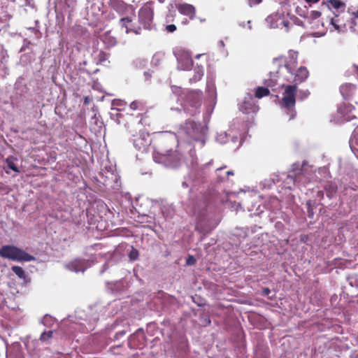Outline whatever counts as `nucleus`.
Masks as SVG:
<instances>
[{"instance_id":"1","label":"nucleus","mask_w":358,"mask_h":358,"mask_svg":"<svg viewBox=\"0 0 358 358\" xmlns=\"http://www.w3.org/2000/svg\"><path fill=\"white\" fill-rule=\"evenodd\" d=\"M273 64L278 69L276 71L277 74L282 76L284 72L286 71L290 74V76H285V80L288 82H294L297 85V83H301L306 80L308 77V71L306 67L301 66L299 68L295 73L294 70L296 67L297 62L295 59H291L290 61H287L285 57H279L273 59Z\"/></svg>"},{"instance_id":"2","label":"nucleus","mask_w":358,"mask_h":358,"mask_svg":"<svg viewBox=\"0 0 358 358\" xmlns=\"http://www.w3.org/2000/svg\"><path fill=\"white\" fill-rule=\"evenodd\" d=\"M154 16V8L151 3H145L138 11L139 26H135L129 17H123L120 19V24L122 27H125L126 33L133 32L136 34H140L141 29H151L152 27Z\"/></svg>"},{"instance_id":"3","label":"nucleus","mask_w":358,"mask_h":358,"mask_svg":"<svg viewBox=\"0 0 358 358\" xmlns=\"http://www.w3.org/2000/svg\"><path fill=\"white\" fill-rule=\"evenodd\" d=\"M281 87L284 91L279 101L280 106L289 116V119L292 120L296 115L295 106L298 87L296 85L282 84Z\"/></svg>"},{"instance_id":"4","label":"nucleus","mask_w":358,"mask_h":358,"mask_svg":"<svg viewBox=\"0 0 358 358\" xmlns=\"http://www.w3.org/2000/svg\"><path fill=\"white\" fill-rule=\"evenodd\" d=\"M0 256L17 262H30L34 259L32 255L12 245H3L0 248Z\"/></svg>"},{"instance_id":"5","label":"nucleus","mask_w":358,"mask_h":358,"mask_svg":"<svg viewBox=\"0 0 358 358\" xmlns=\"http://www.w3.org/2000/svg\"><path fill=\"white\" fill-rule=\"evenodd\" d=\"M183 129L192 139L198 140L201 133V125L193 120H187L185 122Z\"/></svg>"},{"instance_id":"6","label":"nucleus","mask_w":358,"mask_h":358,"mask_svg":"<svg viewBox=\"0 0 358 358\" xmlns=\"http://www.w3.org/2000/svg\"><path fill=\"white\" fill-rule=\"evenodd\" d=\"M129 345L131 348H141L145 345V336L142 329H138L130 336Z\"/></svg>"},{"instance_id":"7","label":"nucleus","mask_w":358,"mask_h":358,"mask_svg":"<svg viewBox=\"0 0 358 358\" xmlns=\"http://www.w3.org/2000/svg\"><path fill=\"white\" fill-rule=\"evenodd\" d=\"M176 8L182 15H187L190 20H193L196 15V8L194 6L189 3H179L176 5Z\"/></svg>"},{"instance_id":"8","label":"nucleus","mask_w":358,"mask_h":358,"mask_svg":"<svg viewBox=\"0 0 358 358\" xmlns=\"http://www.w3.org/2000/svg\"><path fill=\"white\" fill-rule=\"evenodd\" d=\"M131 110L141 112V114H146L148 112V107L145 101L142 100H134L129 104Z\"/></svg>"},{"instance_id":"9","label":"nucleus","mask_w":358,"mask_h":358,"mask_svg":"<svg viewBox=\"0 0 358 358\" xmlns=\"http://www.w3.org/2000/svg\"><path fill=\"white\" fill-rule=\"evenodd\" d=\"M187 99L191 102L192 106L196 107L201 101L202 92L201 90L191 91L187 95Z\"/></svg>"},{"instance_id":"10","label":"nucleus","mask_w":358,"mask_h":358,"mask_svg":"<svg viewBox=\"0 0 358 358\" xmlns=\"http://www.w3.org/2000/svg\"><path fill=\"white\" fill-rule=\"evenodd\" d=\"M324 189L326 192V195L329 199L335 196L337 192V185L332 183L331 182H327L324 186Z\"/></svg>"},{"instance_id":"11","label":"nucleus","mask_w":358,"mask_h":358,"mask_svg":"<svg viewBox=\"0 0 358 358\" xmlns=\"http://www.w3.org/2000/svg\"><path fill=\"white\" fill-rule=\"evenodd\" d=\"M66 267L68 269L75 272H79L80 271H83V264L81 260L75 259L71 262H69Z\"/></svg>"},{"instance_id":"12","label":"nucleus","mask_w":358,"mask_h":358,"mask_svg":"<svg viewBox=\"0 0 358 358\" xmlns=\"http://www.w3.org/2000/svg\"><path fill=\"white\" fill-rule=\"evenodd\" d=\"M194 76L192 78L189 79V81L191 83H196L197 81L200 80L204 73L203 68L201 66H196L194 69Z\"/></svg>"},{"instance_id":"13","label":"nucleus","mask_w":358,"mask_h":358,"mask_svg":"<svg viewBox=\"0 0 358 358\" xmlns=\"http://www.w3.org/2000/svg\"><path fill=\"white\" fill-rule=\"evenodd\" d=\"M256 106L250 101H244L240 106V110L245 113L255 112Z\"/></svg>"},{"instance_id":"14","label":"nucleus","mask_w":358,"mask_h":358,"mask_svg":"<svg viewBox=\"0 0 358 358\" xmlns=\"http://www.w3.org/2000/svg\"><path fill=\"white\" fill-rule=\"evenodd\" d=\"M103 41L105 44L108 46H113L117 43V39L115 37L110 35V31H107L103 36Z\"/></svg>"},{"instance_id":"15","label":"nucleus","mask_w":358,"mask_h":358,"mask_svg":"<svg viewBox=\"0 0 358 358\" xmlns=\"http://www.w3.org/2000/svg\"><path fill=\"white\" fill-rule=\"evenodd\" d=\"M270 91L267 87H258L255 90V97L257 99H261L264 96H266L269 95Z\"/></svg>"},{"instance_id":"16","label":"nucleus","mask_w":358,"mask_h":358,"mask_svg":"<svg viewBox=\"0 0 358 358\" xmlns=\"http://www.w3.org/2000/svg\"><path fill=\"white\" fill-rule=\"evenodd\" d=\"M278 76L275 75L274 73H270V78L268 79L265 80L264 85L267 87H273L277 84V78Z\"/></svg>"},{"instance_id":"17","label":"nucleus","mask_w":358,"mask_h":358,"mask_svg":"<svg viewBox=\"0 0 358 358\" xmlns=\"http://www.w3.org/2000/svg\"><path fill=\"white\" fill-rule=\"evenodd\" d=\"M355 89V86L351 84H345L341 87V92L345 98L350 96L348 92H351Z\"/></svg>"},{"instance_id":"18","label":"nucleus","mask_w":358,"mask_h":358,"mask_svg":"<svg viewBox=\"0 0 358 358\" xmlns=\"http://www.w3.org/2000/svg\"><path fill=\"white\" fill-rule=\"evenodd\" d=\"M164 156L166 157L167 159L171 161H178L180 159L179 155L176 150H168L166 151Z\"/></svg>"},{"instance_id":"19","label":"nucleus","mask_w":358,"mask_h":358,"mask_svg":"<svg viewBox=\"0 0 358 358\" xmlns=\"http://www.w3.org/2000/svg\"><path fill=\"white\" fill-rule=\"evenodd\" d=\"M12 271L20 278H21V279L25 278V273L22 267H20L19 266H12Z\"/></svg>"},{"instance_id":"20","label":"nucleus","mask_w":358,"mask_h":358,"mask_svg":"<svg viewBox=\"0 0 358 358\" xmlns=\"http://www.w3.org/2000/svg\"><path fill=\"white\" fill-rule=\"evenodd\" d=\"M329 1L335 9L345 8V3L340 0H329Z\"/></svg>"},{"instance_id":"21","label":"nucleus","mask_w":358,"mask_h":358,"mask_svg":"<svg viewBox=\"0 0 358 358\" xmlns=\"http://www.w3.org/2000/svg\"><path fill=\"white\" fill-rule=\"evenodd\" d=\"M52 334L53 332L52 331H45L41 334L40 340L43 342H45L52 337Z\"/></svg>"},{"instance_id":"22","label":"nucleus","mask_w":358,"mask_h":358,"mask_svg":"<svg viewBox=\"0 0 358 358\" xmlns=\"http://www.w3.org/2000/svg\"><path fill=\"white\" fill-rule=\"evenodd\" d=\"M6 162L7 164V166L9 169H12L15 172H19V169L17 166L15 165V164L9 158L6 159Z\"/></svg>"},{"instance_id":"23","label":"nucleus","mask_w":358,"mask_h":358,"mask_svg":"<svg viewBox=\"0 0 358 358\" xmlns=\"http://www.w3.org/2000/svg\"><path fill=\"white\" fill-rule=\"evenodd\" d=\"M109 57V54L103 51H100L98 55V59L100 62L106 61Z\"/></svg>"},{"instance_id":"24","label":"nucleus","mask_w":358,"mask_h":358,"mask_svg":"<svg viewBox=\"0 0 358 358\" xmlns=\"http://www.w3.org/2000/svg\"><path fill=\"white\" fill-rule=\"evenodd\" d=\"M340 22V20L338 19V15H336L334 18H331V24L334 27L336 30H339L340 27L338 23Z\"/></svg>"},{"instance_id":"25","label":"nucleus","mask_w":358,"mask_h":358,"mask_svg":"<svg viewBox=\"0 0 358 358\" xmlns=\"http://www.w3.org/2000/svg\"><path fill=\"white\" fill-rule=\"evenodd\" d=\"M185 67L183 69H188L192 66L193 61L189 56H185Z\"/></svg>"},{"instance_id":"26","label":"nucleus","mask_w":358,"mask_h":358,"mask_svg":"<svg viewBox=\"0 0 358 358\" xmlns=\"http://www.w3.org/2000/svg\"><path fill=\"white\" fill-rule=\"evenodd\" d=\"M130 259L135 260L138 257V251L136 249H133L129 254Z\"/></svg>"},{"instance_id":"27","label":"nucleus","mask_w":358,"mask_h":358,"mask_svg":"<svg viewBox=\"0 0 358 358\" xmlns=\"http://www.w3.org/2000/svg\"><path fill=\"white\" fill-rule=\"evenodd\" d=\"M165 29L169 33H173L176 30V26L175 24H169L166 27Z\"/></svg>"},{"instance_id":"28","label":"nucleus","mask_w":358,"mask_h":358,"mask_svg":"<svg viewBox=\"0 0 358 358\" xmlns=\"http://www.w3.org/2000/svg\"><path fill=\"white\" fill-rule=\"evenodd\" d=\"M321 16V13L317 10H312L310 13V17L312 19H317Z\"/></svg>"},{"instance_id":"29","label":"nucleus","mask_w":358,"mask_h":358,"mask_svg":"<svg viewBox=\"0 0 358 358\" xmlns=\"http://www.w3.org/2000/svg\"><path fill=\"white\" fill-rule=\"evenodd\" d=\"M195 262H196V259H194V257L193 256H189L186 261V263L188 265H193L195 264Z\"/></svg>"},{"instance_id":"30","label":"nucleus","mask_w":358,"mask_h":358,"mask_svg":"<svg viewBox=\"0 0 358 358\" xmlns=\"http://www.w3.org/2000/svg\"><path fill=\"white\" fill-rule=\"evenodd\" d=\"M280 24H282L285 27V31H289V25L290 24V22L287 20H281Z\"/></svg>"},{"instance_id":"31","label":"nucleus","mask_w":358,"mask_h":358,"mask_svg":"<svg viewBox=\"0 0 358 358\" xmlns=\"http://www.w3.org/2000/svg\"><path fill=\"white\" fill-rule=\"evenodd\" d=\"M262 0H248V3L250 6L259 3Z\"/></svg>"},{"instance_id":"32","label":"nucleus","mask_w":358,"mask_h":358,"mask_svg":"<svg viewBox=\"0 0 358 358\" xmlns=\"http://www.w3.org/2000/svg\"><path fill=\"white\" fill-rule=\"evenodd\" d=\"M350 23H351L350 28L354 29V27L357 25L356 18L352 17Z\"/></svg>"},{"instance_id":"33","label":"nucleus","mask_w":358,"mask_h":358,"mask_svg":"<svg viewBox=\"0 0 358 358\" xmlns=\"http://www.w3.org/2000/svg\"><path fill=\"white\" fill-rule=\"evenodd\" d=\"M352 17L356 19L358 18V9L356 11L352 13Z\"/></svg>"},{"instance_id":"34","label":"nucleus","mask_w":358,"mask_h":358,"mask_svg":"<svg viewBox=\"0 0 358 358\" xmlns=\"http://www.w3.org/2000/svg\"><path fill=\"white\" fill-rule=\"evenodd\" d=\"M90 99L88 96L84 98V104L88 105L90 103Z\"/></svg>"},{"instance_id":"35","label":"nucleus","mask_w":358,"mask_h":358,"mask_svg":"<svg viewBox=\"0 0 358 358\" xmlns=\"http://www.w3.org/2000/svg\"><path fill=\"white\" fill-rule=\"evenodd\" d=\"M317 196L320 199H323L324 197V192L322 191H318L317 192Z\"/></svg>"},{"instance_id":"36","label":"nucleus","mask_w":358,"mask_h":358,"mask_svg":"<svg viewBox=\"0 0 358 358\" xmlns=\"http://www.w3.org/2000/svg\"><path fill=\"white\" fill-rule=\"evenodd\" d=\"M308 3H315L318 2L320 0H305Z\"/></svg>"},{"instance_id":"37","label":"nucleus","mask_w":358,"mask_h":358,"mask_svg":"<svg viewBox=\"0 0 358 358\" xmlns=\"http://www.w3.org/2000/svg\"><path fill=\"white\" fill-rule=\"evenodd\" d=\"M124 334H125V331H122L117 333L115 336H116V337H117L119 336H123V335H124Z\"/></svg>"},{"instance_id":"38","label":"nucleus","mask_w":358,"mask_h":358,"mask_svg":"<svg viewBox=\"0 0 358 358\" xmlns=\"http://www.w3.org/2000/svg\"><path fill=\"white\" fill-rule=\"evenodd\" d=\"M264 292L266 294H268L270 293V289L268 288H265L264 289Z\"/></svg>"},{"instance_id":"39","label":"nucleus","mask_w":358,"mask_h":358,"mask_svg":"<svg viewBox=\"0 0 358 358\" xmlns=\"http://www.w3.org/2000/svg\"><path fill=\"white\" fill-rule=\"evenodd\" d=\"M233 172L232 171H228L227 172V175H233Z\"/></svg>"},{"instance_id":"40","label":"nucleus","mask_w":358,"mask_h":358,"mask_svg":"<svg viewBox=\"0 0 358 358\" xmlns=\"http://www.w3.org/2000/svg\"><path fill=\"white\" fill-rule=\"evenodd\" d=\"M157 55H155L154 58H153V60H155L156 59V57H157Z\"/></svg>"},{"instance_id":"41","label":"nucleus","mask_w":358,"mask_h":358,"mask_svg":"<svg viewBox=\"0 0 358 358\" xmlns=\"http://www.w3.org/2000/svg\"><path fill=\"white\" fill-rule=\"evenodd\" d=\"M160 2H164V0H159Z\"/></svg>"}]
</instances>
